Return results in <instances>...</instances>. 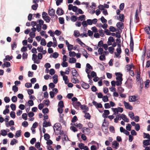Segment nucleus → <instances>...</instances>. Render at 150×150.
<instances>
[{
	"label": "nucleus",
	"mask_w": 150,
	"mask_h": 150,
	"mask_svg": "<svg viewBox=\"0 0 150 150\" xmlns=\"http://www.w3.org/2000/svg\"><path fill=\"white\" fill-rule=\"evenodd\" d=\"M130 43L129 46L131 52H133L134 50V43L132 37V34L130 32Z\"/></svg>",
	"instance_id": "obj_1"
},
{
	"label": "nucleus",
	"mask_w": 150,
	"mask_h": 150,
	"mask_svg": "<svg viewBox=\"0 0 150 150\" xmlns=\"http://www.w3.org/2000/svg\"><path fill=\"white\" fill-rule=\"evenodd\" d=\"M58 92V90L57 88H53L52 91H50L49 93L50 98H53L55 94H56Z\"/></svg>",
	"instance_id": "obj_2"
},
{
	"label": "nucleus",
	"mask_w": 150,
	"mask_h": 150,
	"mask_svg": "<svg viewBox=\"0 0 150 150\" xmlns=\"http://www.w3.org/2000/svg\"><path fill=\"white\" fill-rule=\"evenodd\" d=\"M80 84L81 87L85 89H87L89 88V85L87 83L84 82L83 81H81L80 82Z\"/></svg>",
	"instance_id": "obj_3"
},
{
	"label": "nucleus",
	"mask_w": 150,
	"mask_h": 150,
	"mask_svg": "<svg viewBox=\"0 0 150 150\" xmlns=\"http://www.w3.org/2000/svg\"><path fill=\"white\" fill-rule=\"evenodd\" d=\"M123 103L126 109H129L130 110H132L133 107L129 103L126 102L125 101H123Z\"/></svg>",
	"instance_id": "obj_4"
},
{
	"label": "nucleus",
	"mask_w": 150,
	"mask_h": 150,
	"mask_svg": "<svg viewBox=\"0 0 150 150\" xmlns=\"http://www.w3.org/2000/svg\"><path fill=\"white\" fill-rule=\"evenodd\" d=\"M115 75L117 76L116 78V80L119 79H123L122 78V74L120 72H116L115 74Z\"/></svg>",
	"instance_id": "obj_5"
},
{
	"label": "nucleus",
	"mask_w": 150,
	"mask_h": 150,
	"mask_svg": "<svg viewBox=\"0 0 150 150\" xmlns=\"http://www.w3.org/2000/svg\"><path fill=\"white\" fill-rule=\"evenodd\" d=\"M42 125L43 127H46L50 126L51 125L50 122H47L46 120H45L43 123Z\"/></svg>",
	"instance_id": "obj_6"
},
{
	"label": "nucleus",
	"mask_w": 150,
	"mask_h": 150,
	"mask_svg": "<svg viewBox=\"0 0 150 150\" xmlns=\"http://www.w3.org/2000/svg\"><path fill=\"white\" fill-rule=\"evenodd\" d=\"M149 142H150V139H149L144 140L143 142V147H145L149 145Z\"/></svg>",
	"instance_id": "obj_7"
},
{
	"label": "nucleus",
	"mask_w": 150,
	"mask_h": 150,
	"mask_svg": "<svg viewBox=\"0 0 150 150\" xmlns=\"http://www.w3.org/2000/svg\"><path fill=\"white\" fill-rule=\"evenodd\" d=\"M55 10L53 8H52L51 9H49L48 10L49 15L50 16H54L55 14Z\"/></svg>",
	"instance_id": "obj_8"
},
{
	"label": "nucleus",
	"mask_w": 150,
	"mask_h": 150,
	"mask_svg": "<svg viewBox=\"0 0 150 150\" xmlns=\"http://www.w3.org/2000/svg\"><path fill=\"white\" fill-rule=\"evenodd\" d=\"M137 97L135 95L130 96L129 97V101L130 102H135L137 100Z\"/></svg>",
	"instance_id": "obj_9"
},
{
	"label": "nucleus",
	"mask_w": 150,
	"mask_h": 150,
	"mask_svg": "<svg viewBox=\"0 0 150 150\" xmlns=\"http://www.w3.org/2000/svg\"><path fill=\"white\" fill-rule=\"evenodd\" d=\"M125 85H126V87L129 89H131L132 87V82H128L127 80L125 82Z\"/></svg>",
	"instance_id": "obj_10"
},
{
	"label": "nucleus",
	"mask_w": 150,
	"mask_h": 150,
	"mask_svg": "<svg viewBox=\"0 0 150 150\" xmlns=\"http://www.w3.org/2000/svg\"><path fill=\"white\" fill-rule=\"evenodd\" d=\"M21 130L17 131L15 135V137L17 138H18L21 136Z\"/></svg>",
	"instance_id": "obj_11"
},
{
	"label": "nucleus",
	"mask_w": 150,
	"mask_h": 150,
	"mask_svg": "<svg viewBox=\"0 0 150 150\" xmlns=\"http://www.w3.org/2000/svg\"><path fill=\"white\" fill-rule=\"evenodd\" d=\"M76 41L78 42L83 47H86V45L82 42L80 38H77L76 39Z\"/></svg>",
	"instance_id": "obj_12"
},
{
	"label": "nucleus",
	"mask_w": 150,
	"mask_h": 150,
	"mask_svg": "<svg viewBox=\"0 0 150 150\" xmlns=\"http://www.w3.org/2000/svg\"><path fill=\"white\" fill-rule=\"evenodd\" d=\"M122 117V119L125 122H129V119L127 118L126 115L123 114H121Z\"/></svg>",
	"instance_id": "obj_13"
},
{
	"label": "nucleus",
	"mask_w": 150,
	"mask_h": 150,
	"mask_svg": "<svg viewBox=\"0 0 150 150\" xmlns=\"http://www.w3.org/2000/svg\"><path fill=\"white\" fill-rule=\"evenodd\" d=\"M112 145L114 146V148L116 149L119 146V143L115 140L113 141L112 143Z\"/></svg>",
	"instance_id": "obj_14"
},
{
	"label": "nucleus",
	"mask_w": 150,
	"mask_h": 150,
	"mask_svg": "<svg viewBox=\"0 0 150 150\" xmlns=\"http://www.w3.org/2000/svg\"><path fill=\"white\" fill-rule=\"evenodd\" d=\"M65 44L67 46L68 50L69 51H71L72 50V48H71V49H70V48H69V46H71V47H73V45H72L70 44H69V43L68 42V41L67 40H66L65 41Z\"/></svg>",
	"instance_id": "obj_15"
},
{
	"label": "nucleus",
	"mask_w": 150,
	"mask_h": 150,
	"mask_svg": "<svg viewBox=\"0 0 150 150\" xmlns=\"http://www.w3.org/2000/svg\"><path fill=\"white\" fill-rule=\"evenodd\" d=\"M40 48H41V50H39V48L37 47V50H38V52H42V54H45L47 53L46 50H43V47L42 46H40Z\"/></svg>",
	"instance_id": "obj_16"
},
{
	"label": "nucleus",
	"mask_w": 150,
	"mask_h": 150,
	"mask_svg": "<svg viewBox=\"0 0 150 150\" xmlns=\"http://www.w3.org/2000/svg\"><path fill=\"white\" fill-rule=\"evenodd\" d=\"M145 32L148 35L150 34V27L149 26H146L144 28Z\"/></svg>",
	"instance_id": "obj_17"
},
{
	"label": "nucleus",
	"mask_w": 150,
	"mask_h": 150,
	"mask_svg": "<svg viewBox=\"0 0 150 150\" xmlns=\"http://www.w3.org/2000/svg\"><path fill=\"white\" fill-rule=\"evenodd\" d=\"M76 60L75 58L72 57L69 58V62L71 64L74 63L76 62Z\"/></svg>",
	"instance_id": "obj_18"
},
{
	"label": "nucleus",
	"mask_w": 150,
	"mask_h": 150,
	"mask_svg": "<svg viewBox=\"0 0 150 150\" xmlns=\"http://www.w3.org/2000/svg\"><path fill=\"white\" fill-rule=\"evenodd\" d=\"M116 27H118L122 29L124 28V24L121 22H117L116 24Z\"/></svg>",
	"instance_id": "obj_19"
},
{
	"label": "nucleus",
	"mask_w": 150,
	"mask_h": 150,
	"mask_svg": "<svg viewBox=\"0 0 150 150\" xmlns=\"http://www.w3.org/2000/svg\"><path fill=\"white\" fill-rule=\"evenodd\" d=\"M124 15L123 14H121L119 16V19L122 22H124Z\"/></svg>",
	"instance_id": "obj_20"
},
{
	"label": "nucleus",
	"mask_w": 150,
	"mask_h": 150,
	"mask_svg": "<svg viewBox=\"0 0 150 150\" xmlns=\"http://www.w3.org/2000/svg\"><path fill=\"white\" fill-rule=\"evenodd\" d=\"M78 17L76 16L72 15L71 17V20L74 22H76L77 21Z\"/></svg>",
	"instance_id": "obj_21"
},
{
	"label": "nucleus",
	"mask_w": 150,
	"mask_h": 150,
	"mask_svg": "<svg viewBox=\"0 0 150 150\" xmlns=\"http://www.w3.org/2000/svg\"><path fill=\"white\" fill-rule=\"evenodd\" d=\"M72 69L74 70V73L73 75V76L75 77L76 78L78 76H79V74L76 71V69L75 68H73Z\"/></svg>",
	"instance_id": "obj_22"
},
{
	"label": "nucleus",
	"mask_w": 150,
	"mask_h": 150,
	"mask_svg": "<svg viewBox=\"0 0 150 150\" xmlns=\"http://www.w3.org/2000/svg\"><path fill=\"white\" fill-rule=\"evenodd\" d=\"M78 20L82 21L85 20L86 16L84 15H82L79 16L78 17Z\"/></svg>",
	"instance_id": "obj_23"
},
{
	"label": "nucleus",
	"mask_w": 150,
	"mask_h": 150,
	"mask_svg": "<svg viewBox=\"0 0 150 150\" xmlns=\"http://www.w3.org/2000/svg\"><path fill=\"white\" fill-rule=\"evenodd\" d=\"M58 106L59 108H64V102L63 100H60L59 102Z\"/></svg>",
	"instance_id": "obj_24"
},
{
	"label": "nucleus",
	"mask_w": 150,
	"mask_h": 150,
	"mask_svg": "<svg viewBox=\"0 0 150 150\" xmlns=\"http://www.w3.org/2000/svg\"><path fill=\"white\" fill-rule=\"evenodd\" d=\"M122 80L123 79L117 80V81H116V85H117V86H121L122 83Z\"/></svg>",
	"instance_id": "obj_25"
},
{
	"label": "nucleus",
	"mask_w": 150,
	"mask_h": 150,
	"mask_svg": "<svg viewBox=\"0 0 150 150\" xmlns=\"http://www.w3.org/2000/svg\"><path fill=\"white\" fill-rule=\"evenodd\" d=\"M1 134L3 136H5L7 134V132L6 130L2 129L1 131Z\"/></svg>",
	"instance_id": "obj_26"
},
{
	"label": "nucleus",
	"mask_w": 150,
	"mask_h": 150,
	"mask_svg": "<svg viewBox=\"0 0 150 150\" xmlns=\"http://www.w3.org/2000/svg\"><path fill=\"white\" fill-rule=\"evenodd\" d=\"M18 142V140L15 139H13L11 141L10 144L11 145H13L16 143H17Z\"/></svg>",
	"instance_id": "obj_27"
},
{
	"label": "nucleus",
	"mask_w": 150,
	"mask_h": 150,
	"mask_svg": "<svg viewBox=\"0 0 150 150\" xmlns=\"http://www.w3.org/2000/svg\"><path fill=\"white\" fill-rule=\"evenodd\" d=\"M13 56L11 55L10 56L9 55H7L5 59H4V61L5 60L10 61L11 59H12L13 58Z\"/></svg>",
	"instance_id": "obj_28"
},
{
	"label": "nucleus",
	"mask_w": 150,
	"mask_h": 150,
	"mask_svg": "<svg viewBox=\"0 0 150 150\" xmlns=\"http://www.w3.org/2000/svg\"><path fill=\"white\" fill-rule=\"evenodd\" d=\"M143 137L144 139H150V135L148 133H146L145 132L143 133Z\"/></svg>",
	"instance_id": "obj_29"
},
{
	"label": "nucleus",
	"mask_w": 150,
	"mask_h": 150,
	"mask_svg": "<svg viewBox=\"0 0 150 150\" xmlns=\"http://www.w3.org/2000/svg\"><path fill=\"white\" fill-rule=\"evenodd\" d=\"M84 113H85L84 117L86 119L90 120L91 117V115L88 112H85Z\"/></svg>",
	"instance_id": "obj_30"
},
{
	"label": "nucleus",
	"mask_w": 150,
	"mask_h": 150,
	"mask_svg": "<svg viewBox=\"0 0 150 150\" xmlns=\"http://www.w3.org/2000/svg\"><path fill=\"white\" fill-rule=\"evenodd\" d=\"M50 103V101L48 99L45 100L43 101V103L47 106L49 105Z\"/></svg>",
	"instance_id": "obj_31"
},
{
	"label": "nucleus",
	"mask_w": 150,
	"mask_h": 150,
	"mask_svg": "<svg viewBox=\"0 0 150 150\" xmlns=\"http://www.w3.org/2000/svg\"><path fill=\"white\" fill-rule=\"evenodd\" d=\"M46 44V42L45 39L43 38L42 39L40 42V45H41L45 46Z\"/></svg>",
	"instance_id": "obj_32"
},
{
	"label": "nucleus",
	"mask_w": 150,
	"mask_h": 150,
	"mask_svg": "<svg viewBox=\"0 0 150 150\" xmlns=\"http://www.w3.org/2000/svg\"><path fill=\"white\" fill-rule=\"evenodd\" d=\"M69 54L70 57H74L76 56V53L74 51L71 52L70 51H69Z\"/></svg>",
	"instance_id": "obj_33"
},
{
	"label": "nucleus",
	"mask_w": 150,
	"mask_h": 150,
	"mask_svg": "<svg viewBox=\"0 0 150 150\" xmlns=\"http://www.w3.org/2000/svg\"><path fill=\"white\" fill-rule=\"evenodd\" d=\"M50 135L48 133H45L44 135V139L47 141L50 139Z\"/></svg>",
	"instance_id": "obj_34"
},
{
	"label": "nucleus",
	"mask_w": 150,
	"mask_h": 150,
	"mask_svg": "<svg viewBox=\"0 0 150 150\" xmlns=\"http://www.w3.org/2000/svg\"><path fill=\"white\" fill-rule=\"evenodd\" d=\"M111 109L114 112V113L113 114V115H115L118 114V110L117 108H112Z\"/></svg>",
	"instance_id": "obj_35"
},
{
	"label": "nucleus",
	"mask_w": 150,
	"mask_h": 150,
	"mask_svg": "<svg viewBox=\"0 0 150 150\" xmlns=\"http://www.w3.org/2000/svg\"><path fill=\"white\" fill-rule=\"evenodd\" d=\"M74 125L77 127H79V129H81L83 126L80 123H79L78 124H77V123H74Z\"/></svg>",
	"instance_id": "obj_36"
},
{
	"label": "nucleus",
	"mask_w": 150,
	"mask_h": 150,
	"mask_svg": "<svg viewBox=\"0 0 150 150\" xmlns=\"http://www.w3.org/2000/svg\"><path fill=\"white\" fill-rule=\"evenodd\" d=\"M80 35V33L79 32V31L76 30H74V36L76 37L77 38Z\"/></svg>",
	"instance_id": "obj_37"
},
{
	"label": "nucleus",
	"mask_w": 150,
	"mask_h": 150,
	"mask_svg": "<svg viewBox=\"0 0 150 150\" xmlns=\"http://www.w3.org/2000/svg\"><path fill=\"white\" fill-rule=\"evenodd\" d=\"M109 29L110 32H114L116 31L117 29L114 27L111 26L110 27Z\"/></svg>",
	"instance_id": "obj_38"
},
{
	"label": "nucleus",
	"mask_w": 150,
	"mask_h": 150,
	"mask_svg": "<svg viewBox=\"0 0 150 150\" xmlns=\"http://www.w3.org/2000/svg\"><path fill=\"white\" fill-rule=\"evenodd\" d=\"M102 100L104 102H106L108 101H109L108 96L107 95L104 96Z\"/></svg>",
	"instance_id": "obj_39"
},
{
	"label": "nucleus",
	"mask_w": 150,
	"mask_h": 150,
	"mask_svg": "<svg viewBox=\"0 0 150 150\" xmlns=\"http://www.w3.org/2000/svg\"><path fill=\"white\" fill-rule=\"evenodd\" d=\"M49 112V110L47 108H45L42 109V112L43 114H47Z\"/></svg>",
	"instance_id": "obj_40"
},
{
	"label": "nucleus",
	"mask_w": 150,
	"mask_h": 150,
	"mask_svg": "<svg viewBox=\"0 0 150 150\" xmlns=\"http://www.w3.org/2000/svg\"><path fill=\"white\" fill-rule=\"evenodd\" d=\"M38 4H35L32 5L31 6L32 9L34 10H36L37 9L38 7Z\"/></svg>",
	"instance_id": "obj_41"
},
{
	"label": "nucleus",
	"mask_w": 150,
	"mask_h": 150,
	"mask_svg": "<svg viewBox=\"0 0 150 150\" xmlns=\"http://www.w3.org/2000/svg\"><path fill=\"white\" fill-rule=\"evenodd\" d=\"M48 16L47 13L45 12H43L42 14V17L44 20H45L46 17Z\"/></svg>",
	"instance_id": "obj_42"
},
{
	"label": "nucleus",
	"mask_w": 150,
	"mask_h": 150,
	"mask_svg": "<svg viewBox=\"0 0 150 150\" xmlns=\"http://www.w3.org/2000/svg\"><path fill=\"white\" fill-rule=\"evenodd\" d=\"M59 22L60 24H63L64 23V19L63 17H59Z\"/></svg>",
	"instance_id": "obj_43"
},
{
	"label": "nucleus",
	"mask_w": 150,
	"mask_h": 150,
	"mask_svg": "<svg viewBox=\"0 0 150 150\" xmlns=\"http://www.w3.org/2000/svg\"><path fill=\"white\" fill-rule=\"evenodd\" d=\"M126 66H128V67H129V69H127V71H129H129H130L131 70H132L131 69L133 67L134 64L132 63L130 65L127 64L126 65Z\"/></svg>",
	"instance_id": "obj_44"
},
{
	"label": "nucleus",
	"mask_w": 150,
	"mask_h": 150,
	"mask_svg": "<svg viewBox=\"0 0 150 150\" xmlns=\"http://www.w3.org/2000/svg\"><path fill=\"white\" fill-rule=\"evenodd\" d=\"M108 52L111 54H112L114 52V48L112 47H109L108 48Z\"/></svg>",
	"instance_id": "obj_45"
},
{
	"label": "nucleus",
	"mask_w": 150,
	"mask_h": 150,
	"mask_svg": "<svg viewBox=\"0 0 150 150\" xmlns=\"http://www.w3.org/2000/svg\"><path fill=\"white\" fill-rule=\"evenodd\" d=\"M26 90L27 91L28 94L29 96H30L34 93V91L33 89H27Z\"/></svg>",
	"instance_id": "obj_46"
},
{
	"label": "nucleus",
	"mask_w": 150,
	"mask_h": 150,
	"mask_svg": "<svg viewBox=\"0 0 150 150\" xmlns=\"http://www.w3.org/2000/svg\"><path fill=\"white\" fill-rule=\"evenodd\" d=\"M22 118L25 120H27L28 114L26 113H23L22 115Z\"/></svg>",
	"instance_id": "obj_47"
},
{
	"label": "nucleus",
	"mask_w": 150,
	"mask_h": 150,
	"mask_svg": "<svg viewBox=\"0 0 150 150\" xmlns=\"http://www.w3.org/2000/svg\"><path fill=\"white\" fill-rule=\"evenodd\" d=\"M132 126L129 123L126 126V130L128 131H131Z\"/></svg>",
	"instance_id": "obj_48"
},
{
	"label": "nucleus",
	"mask_w": 150,
	"mask_h": 150,
	"mask_svg": "<svg viewBox=\"0 0 150 150\" xmlns=\"http://www.w3.org/2000/svg\"><path fill=\"white\" fill-rule=\"evenodd\" d=\"M12 89L14 92L16 93L18 90V88L16 86L14 85L12 86Z\"/></svg>",
	"instance_id": "obj_49"
},
{
	"label": "nucleus",
	"mask_w": 150,
	"mask_h": 150,
	"mask_svg": "<svg viewBox=\"0 0 150 150\" xmlns=\"http://www.w3.org/2000/svg\"><path fill=\"white\" fill-rule=\"evenodd\" d=\"M104 52V50L103 49V48L102 47H99L98 50V54L102 55V54Z\"/></svg>",
	"instance_id": "obj_50"
},
{
	"label": "nucleus",
	"mask_w": 150,
	"mask_h": 150,
	"mask_svg": "<svg viewBox=\"0 0 150 150\" xmlns=\"http://www.w3.org/2000/svg\"><path fill=\"white\" fill-rule=\"evenodd\" d=\"M25 86L28 88H29L32 87V84L31 83H26L25 84Z\"/></svg>",
	"instance_id": "obj_51"
},
{
	"label": "nucleus",
	"mask_w": 150,
	"mask_h": 150,
	"mask_svg": "<svg viewBox=\"0 0 150 150\" xmlns=\"http://www.w3.org/2000/svg\"><path fill=\"white\" fill-rule=\"evenodd\" d=\"M11 49L13 50H14L17 47V44L15 42H13V44L11 45Z\"/></svg>",
	"instance_id": "obj_52"
},
{
	"label": "nucleus",
	"mask_w": 150,
	"mask_h": 150,
	"mask_svg": "<svg viewBox=\"0 0 150 150\" xmlns=\"http://www.w3.org/2000/svg\"><path fill=\"white\" fill-rule=\"evenodd\" d=\"M78 120L77 116L76 115L74 116L72 118L71 122L72 123H75Z\"/></svg>",
	"instance_id": "obj_53"
},
{
	"label": "nucleus",
	"mask_w": 150,
	"mask_h": 150,
	"mask_svg": "<svg viewBox=\"0 0 150 150\" xmlns=\"http://www.w3.org/2000/svg\"><path fill=\"white\" fill-rule=\"evenodd\" d=\"M10 106L11 110L13 111L15 110L16 108V106L15 104L12 103L11 105Z\"/></svg>",
	"instance_id": "obj_54"
},
{
	"label": "nucleus",
	"mask_w": 150,
	"mask_h": 150,
	"mask_svg": "<svg viewBox=\"0 0 150 150\" xmlns=\"http://www.w3.org/2000/svg\"><path fill=\"white\" fill-rule=\"evenodd\" d=\"M10 117L13 118H15L16 117V115L15 112L14 111H12L10 113Z\"/></svg>",
	"instance_id": "obj_55"
},
{
	"label": "nucleus",
	"mask_w": 150,
	"mask_h": 150,
	"mask_svg": "<svg viewBox=\"0 0 150 150\" xmlns=\"http://www.w3.org/2000/svg\"><path fill=\"white\" fill-rule=\"evenodd\" d=\"M11 100L13 103H16L17 100V97L16 96H13L11 98Z\"/></svg>",
	"instance_id": "obj_56"
},
{
	"label": "nucleus",
	"mask_w": 150,
	"mask_h": 150,
	"mask_svg": "<svg viewBox=\"0 0 150 150\" xmlns=\"http://www.w3.org/2000/svg\"><path fill=\"white\" fill-rule=\"evenodd\" d=\"M48 33L50 34V36L52 37L53 38L54 37V32H52V30H50L48 32Z\"/></svg>",
	"instance_id": "obj_57"
},
{
	"label": "nucleus",
	"mask_w": 150,
	"mask_h": 150,
	"mask_svg": "<svg viewBox=\"0 0 150 150\" xmlns=\"http://www.w3.org/2000/svg\"><path fill=\"white\" fill-rule=\"evenodd\" d=\"M129 117L132 119L134 118V114L133 112H130L129 114Z\"/></svg>",
	"instance_id": "obj_58"
},
{
	"label": "nucleus",
	"mask_w": 150,
	"mask_h": 150,
	"mask_svg": "<svg viewBox=\"0 0 150 150\" xmlns=\"http://www.w3.org/2000/svg\"><path fill=\"white\" fill-rule=\"evenodd\" d=\"M4 101L6 103H8L10 101V99L9 97L8 96L5 97L4 99Z\"/></svg>",
	"instance_id": "obj_59"
},
{
	"label": "nucleus",
	"mask_w": 150,
	"mask_h": 150,
	"mask_svg": "<svg viewBox=\"0 0 150 150\" xmlns=\"http://www.w3.org/2000/svg\"><path fill=\"white\" fill-rule=\"evenodd\" d=\"M37 22L39 23V24H38L42 26V25L44 24V21L42 19L38 20L37 21Z\"/></svg>",
	"instance_id": "obj_60"
},
{
	"label": "nucleus",
	"mask_w": 150,
	"mask_h": 150,
	"mask_svg": "<svg viewBox=\"0 0 150 150\" xmlns=\"http://www.w3.org/2000/svg\"><path fill=\"white\" fill-rule=\"evenodd\" d=\"M99 59L101 61L105 60L106 58L105 55H101L99 56Z\"/></svg>",
	"instance_id": "obj_61"
},
{
	"label": "nucleus",
	"mask_w": 150,
	"mask_h": 150,
	"mask_svg": "<svg viewBox=\"0 0 150 150\" xmlns=\"http://www.w3.org/2000/svg\"><path fill=\"white\" fill-rule=\"evenodd\" d=\"M54 33L57 36H59L62 33V32L58 30H56L55 32Z\"/></svg>",
	"instance_id": "obj_62"
},
{
	"label": "nucleus",
	"mask_w": 150,
	"mask_h": 150,
	"mask_svg": "<svg viewBox=\"0 0 150 150\" xmlns=\"http://www.w3.org/2000/svg\"><path fill=\"white\" fill-rule=\"evenodd\" d=\"M103 41L101 40L98 42V46L100 47H103Z\"/></svg>",
	"instance_id": "obj_63"
},
{
	"label": "nucleus",
	"mask_w": 150,
	"mask_h": 150,
	"mask_svg": "<svg viewBox=\"0 0 150 150\" xmlns=\"http://www.w3.org/2000/svg\"><path fill=\"white\" fill-rule=\"evenodd\" d=\"M22 125L24 127H26L28 126V123L27 121H24L22 122Z\"/></svg>",
	"instance_id": "obj_64"
}]
</instances>
